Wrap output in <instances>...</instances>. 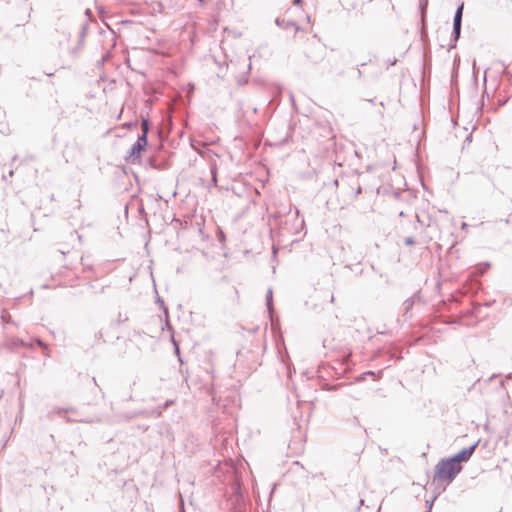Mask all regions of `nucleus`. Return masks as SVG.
I'll return each instance as SVG.
<instances>
[{"label":"nucleus","mask_w":512,"mask_h":512,"mask_svg":"<svg viewBox=\"0 0 512 512\" xmlns=\"http://www.w3.org/2000/svg\"><path fill=\"white\" fill-rule=\"evenodd\" d=\"M462 466L456 464L451 457L441 459L436 465V479L446 480L448 483L452 482L456 476L461 472Z\"/></svg>","instance_id":"nucleus-1"},{"label":"nucleus","mask_w":512,"mask_h":512,"mask_svg":"<svg viewBox=\"0 0 512 512\" xmlns=\"http://www.w3.org/2000/svg\"><path fill=\"white\" fill-rule=\"evenodd\" d=\"M148 133L149 121L148 119L143 118L141 121V134L138 135L137 141L131 146L128 153V159L130 162L134 163L136 160H138L140 158L141 152L145 150V147L148 143Z\"/></svg>","instance_id":"nucleus-2"},{"label":"nucleus","mask_w":512,"mask_h":512,"mask_svg":"<svg viewBox=\"0 0 512 512\" xmlns=\"http://www.w3.org/2000/svg\"><path fill=\"white\" fill-rule=\"evenodd\" d=\"M281 229L287 233L298 234L304 228V220L299 219V210L289 208L285 219L280 221Z\"/></svg>","instance_id":"nucleus-3"},{"label":"nucleus","mask_w":512,"mask_h":512,"mask_svg":"<svg viewBox=\"0 0 512 512\" xmlns=\"http://www.w3.org/2000/svg\"><path fill=\"white\" fill-rule=\"evenodd\" d=\"M464 4L458 5L453 19V32L452 36L454 40H458L461 34L462 17H463Z\"/></svg>","instance_id":"nucleus-4"},{"label":"nucleus","mask_w":512,"mask_h":512,"mask_svg":"<svg viewBox=\"0 0 512 512\" xmlns=\"http://www.w3.org/2000/svg\"><path fill=\"white\" fill-rule=\"evenodd\" d=\"M478 444H479V441L475 442L474 444H472L471 446H469L467 448L462 449L460 452H458L451 458L453 459V461L456 464L461 465V462H467L471 458L473 453L475 452V449L477 448Z\"/></svg>","instance_id":"nucleus-5"},{"label":"nucleus","mask_w":512,"mask_h":512,"mask_svg":"<svg viewBox=\"0 0 512 512\" xmlns=\"http://www.w3.org/2000/svg\"><path fill=\"white\" fill-rule=\"evenodd\" d=\"M4 346L7 347L8 349L14 351V350H17L19 347H32V344H27L26 342H24L23 340H21L19 338H12L10 340H7L4 343Z\"/></svg>","instance_id":"nucleus-6"},{"label":"nucleus","mask_w":512,"mask_h":512,"mask_svg":"<svg viewBox=\"0 0 512 512\" xmlns=\"http://www.w3.org/2000/svg\"><path fill=\"white\" fill-rule=\"evenodd\" d=\"M82 46V39H78L77 43L73 47L68 49V56L71 61H74L79 57L82 50Z\"/></svg>","instance_id":"nucleus-7"},{"label":"nucleus","mask_w":512,"mask_h":512,"mask_svg":"<svg viewBox=\"0 0 512 512\" xmlns=\"http://www.w3.org/2000/svg\"><path fill=\"white\" fill-rule=\"evenodd\" d=\"M182 0H161L160 4L163 7H167L170 9H176L180 7Z\"/></svg>","instance_id":"nucleus-8"},{"label":"nucleus","mask_w":512,"mask_h":512,"mask_svg":"<svg viewBox=\"0 0 512 512\" xmlns=\"http://www.w3.org/2000/svg\"><path fill=\"white\" fill-rule=\"evenodd\" d=\"M266 306H267V309H268L269 313L271 314L272 311H273V292H272V289H269L267 291Z\"/></svg>","instance_id":"nucleus-9"},{"label":"nucleus","mask_w":512,"mask_h":512,"mask_svg":"<svg viewBox=\"0 0 512 512\" xmlns=\"http://www.w3.org/2000/svg\"><path fill=\"white\" fill-rule=\"evenodd\" d=\"M275 23L277 26L285 28V29L295 26V24L293 22H285L284 19H280V18H276Z\"/></svg>","instance_id":"nucleus-10"},{"label":"nucleus","mask_w":512,"mask_h":512,"mask_svg":"<svg viewBox=\"0 0 512 512\" xmlns=\"http://www.w3.org/2000/svg\"><path fill=\"white\" fill-rule=\"evenodd\" d=\"M1 320H2V323L3 324H6V323H12V319H11V315L8 313L7 310H2V313H1Z\"/></svg>","instance_id":"nucleus-11"},{"label":"nucleus","mask_w":512,"mask_h":512,"mask_svg":"<svg viewBox=\"0 0 512 512\" xmlns=\"http://www.w3.org/2000/svg\"><path fill=\"white\" fill-rule=\"evenodd\" d=\"M210 172H211V176H212V182L214 185L217 184V167H216V164H211V167H210Z\"/></svg>","instance_id":"nucleus-12"},{"label":"nucleus","mask_w":512,"mask_h":512,"mask_svg":"<svg viewBox=\"0 0 512 512\" xmlns=\"http://www.w3.org/2000/svg\"><path fill=\"white\" fill-rule=\"evenodd\" d=\"M145 413H146L145 411H138V412L128 413V414L124 415V419L126 421H129V420H131V419H133V418H135V417H137V416H139L141 414H145Z\"/></svg>","instance_id":"nucleus-13"},{"label":"nucleus","mask_w":512,"mask_h":512,"mask_svg":"<svg viewBox=\"0 0 512 512\" xmlns=\"http://www.w3.org/2000/svg\"><path fill=\"white\" fill-rule=\"evenodd\" d=\"M427 4H428V0H420V2H419V8L422 11V19L425 16V9L427 7Z\"/></svg>","instance_id":"nucleus-14"},{"label":"nucleus","mask_w":512,"mask_h":512,"mask_svg":"<svg viewBox=\"0 0 512 512\" xmlns=\"http://www.w3.org/2000/svg\"><path fill=\"white\" fill-rule=\"evenodd\" d=\"M61 34H62L63 40H65V41H69L70 40L71 33L69 31L63 30L61 32Z\"/></svg>","instance_id":"nucleus-15"},{"label":"nucleus","mask_w":512,"mask_h":512,"mask_svg":"<svg viewBox=\"0 0 512 512\" xmlns=\"http://www.w3.org/2000/svg\"><path fill=\"white\" fill-rule=\"evenodd\" d=\"M404 243L408 246H411V245H414L415 244V240L413 237H406L404 239Z\"/></svg>","instance_id":"nucleus-16"},{"label":"nucleus","mask_w":512,"mask_h":512,"mask_svg":"<svg viewBox=\"0 0 512 512\" xmlns=\"http://www.w3.org/2000/svg\"><path fill=\"white\" fill-rule=\"evenodd\" d=\"M85 34H86V26L82 25L81 30H80V36H79V39H82V43L84 42Z\"/></svg>","instance_id":"nucleus-17"},{"label":"nucleus","mask_w":512,"mask_h":512,"mask_svg":"<svg viewBox=\"0 0 512 512\" xmlns=\"http://www.w3.org/2000/svg\"><path fill=\"white\" fill-rule=\"evenodd\" d=\"M404 305H405V309L408 311L413 306V300L412 299H407L404 302Z\"/></svg>","instance_id":"nucleus-18"},{"label":"nucleus","mask_w":512,"mask_h":512,"mask_svg":"<svg viewBox=\"0 0 512 512\" xmlns=\"http://www.w3.org/2000/svg\"><path fill=\"white\" fill-rule=\"evenodd\" d=\"M36 343H37L40 347H42V348H44V349H47L46 344H45L41 339H36Z\"/></svg>","instance_id":"nucleus-19"},{"label":"nucleus","mask_w":512,"mask_h":512,"mask_svg":"<svg viewBox=\"0 0 512 512\" xmlns=\"http://www.w3.org/2000/svg\"><path fill=\"white\" fill-rule=\"evenodd\" d=\"M57 413H58L60 416H62L64 413H66V410H65V409H61V408H59V409H57Z\"/></svg>","instance_id":"nucleus-20"},{"label":"nucleus","mask_w":512,"mask_h":512,"mask_svg":"<svg viewBox=\"0 0 512 512\" xmlns=\"http://www.w3.org/2000/svg\"><path fill=\"white\" fill-rule=\"evenodd\" d=\"M246 82H247V79H246V78H241V79H239V81H238L239 85H243V84H244V83H246Z\"/></svg>","instance_id":"nucleus-21"},{"label":"nucleus","mask_w":512,"mask_h":512,"mask_svg":"<svg viewBox=\"0 0 512 512\" xmlns=\"http://www.w3.org/2000/svg\"><path fill=\"white\" fill-rule=\"evenodd\" d=\"M396 61V59H394L393 61L389 60L388 66H393L396 63Z\"/></svg>","instance_id":"nucleus-22"},{"label":"nucleus","mask_w":512,"mask_h":512,"mask_svg":"<svg viewBox=\"0 0 512 512\" xmlns=\"http://www.w3.org/2000/svg\"><path fill=\"white\" fill-rule=\"evenodd\" d=\"M489 266H490V264L486 263L485 268L481 270V273H484L486 271V269L489 268Z\"/></svg>","instance_id":"nucleus-23"},{"label":"nucleus","mask_w":512,"mask_h":512,"mask_svg":"<svg viewBox=\"0 0 512 512\" xmlns=\"http://www.w3.org/2000/svg\"><path fill=\"white\" fill-rule=\"evenodd\" d=\"M301 1H302V0H294V1H293V4H294V5H299V4L301 3Z\"/></svg>","instance_id":"nucleus-24"},{"label":"nucleus","mask_w":512,"mask_h":512,"mask_svg":"<svg viewBox=\"0 0 512 512\" xmlns=\"http://www.w3.org/2000/svg\"><path fill=\"white\" fill-rule=\"evenodd\" d=\"M174 344H175V352H176L177 355H179V348H178L176 343H174Z\"/></svg>","instance_id":"nucleus-25"},{"label":"nucleus","mask_w":512,"mask_h":512,"mask_svg":"<svg viewBox=\"0 0 512 512\" xmlns=\"http://www.w3.org/2000/svg\"><path fill=\"white\" fill-rule=\"evenodd\" d=\"M499 387H500L502 390H504V389H505V388H504V381H501V382H500Z\"/></svg>","instance_id":"nucleus-26"},{"label":"nucleus","mask_w":512,"mask_h":512,"mask_svg":"<svg viewBox=\"0 0 512 512\" xmlns=\"http://www.w3.org/2000/svg\"><path fill=\"white\" fill-rule=\"evenodd\" d=\"M45 74H46L47 76H49V77H51V76H53V75H54V73H53V72H45Z\"/></svg>","instance_id":"nucleus-27"},{"label":"nucleus","mask_w":512,"mask_h":512,"mask_svg":"<svg viewBox=\"0 0 512 512\" xmlns=\"http://www.w3.org/2000/svg\"><path fill=\"white\" fill-rule=\"evenodd\" d=\"M171 404H172V401H167V402L165 403V408H167V407H168L169 405H171Z\"/></svg>","instance_id":"nucleus-28"},{"label":"nucleus","mask_w":512,"mask_h":512,"mask_svg":"<svg viewBox=\"0 0 512 512\" xmlns=\"http://www.w3.org/2000/svg\"><path fill=\"white\" fill-rule=\"evenodd\" d=\"M358 77L362 76V71L360 69L357 70Z\"/></svg>","instance_id":"nucleus-29"},{"label":"nucleus","mask_w":512,"mask_h":512,"mask_svg":"<svg viewBox=\"0 0 512 512\" xmlns=\"http://www.w3.org/2000/svg\"><path fill=\"white\" fill-rule=\"evenodd\" d=\"M467 227H468L467 223L463 222V223H462V228H463V229H466Z\"/></svg>","instance_id":"nucleus-30"},{"label":"nucleus","mask_w":512,"mask_h":512,"mask_svg":"<svg viewBox=\"0 0 512 512\" xmlns=\"http://www.w3.org/2000/svg\"><path fill=\"white\" fill-rule=\"evenodd\" d=\"M426 503L429 506V509H431L432 508V502L430 503V502L426 501Z\"/></svg>","instance_id":"nucleus-31"},{"label":"nucleus","mask_w":512,"mask_h":512,"mask_svg":"<svg viewBox=\"0 0 512 512\" xmlns=\"http://www.w3.org/2000/svg\"><path fill=\"white\" fill-rule=\"evenodd\" d=\"M62 46H63V41H62V40H60V41H59V47H60V48H62Z\"/></svg>","instance_id":"nucleus-32"},{"label":"nucleus","mask_w":512,"mask_h":512,"mask_svg":"<svg viewBox=\"0 0 512 512\" xmlns=\"http://www.w3.org/2000/svg\"><path fill=\"white\" fill-rule=\"evenodd\" d=\"M486 73H487V70L485 71V75H484V82H485V83H486V81H487Z\"/></svg>","instance_id":"nucleus-33"},{"label":"nucleus","mask_w":512,"mask_h":512,"mask_svg":"<svg viewBox=\"0 0 512 512\" xmlns=\"http://www.w3.org/2000/svg\"><path fill=\"white\" fill-rule=\"evenodd\" d=\"M13 173H14V172H13V170H10V171H9V176H10V177H11V176H13Z\"/></svg>","instance_id":"nucleus-34"},{"label":"nucleus","mask_w":512,"mask_h":512,"mask_svg":"<svg viewBox=\"0 0 512 512\" xmlns=\"http://www.w3.org/2000/svg\"><path fill=\"white\" fill-rule=\"evenodd\" d=\"M290 98H291V101L294 102V96L292 94L290 95Z\"/></svg>","instance_id":"nucleus-35"},{"label":"nucleus","mask_w":512,"mask_h":512,"mask_svg":"<svg viewBox=\"0 0 512 512\" xmlns=\"http://www.w3.org/2000/svg\"><path fill=\"white\" fill-rule=\"evenodd\" d=\"M366 374H367V375H373L374 373H373V372H371V371H368Z\"/></svg>","instance_id":"nucleus-36"},{"label":"nucleus","mask_w":512,"mask_h":512,"mask_svg":"<svg viewBox=\"0 0 512 512\" xmlns=\"http://www.w3.org/2000/svg\"><path fill=\"white\" fill-rule=\"evenodd\" d=\"M160 415H161V411H158V412L156 413V416L158 417V416H160Z\"/></svg>","instance_id":"nucleus-37"}]
</instances>
